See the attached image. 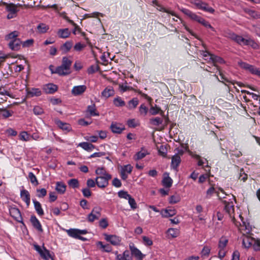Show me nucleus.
<instances>
[{
  "label": "nucleus",
  "instance_id": "obj_1",
  "mask_svg": "<svg viewBox=\"0 0 260 260\" xmlns=\"http://www.w3.org/2000/svg\"><path fill=\"white\" fill-rule=\"evenodd\" d=\"M72 61L68 57L62 58L61 64L56 68V73L59 76H66L71 73V67Z\"/></svg>",
  "mask_w": 260,
  "mask_h": 260
},
{
  "label": "nucleus",
  "instance_id": "obj_2",
  "mask_svg": "<svg viewBox=\"0 0 260 260\" xmlns=\"http://www.w3.org/2000/svg\"><path fill=\"white\" fill-rule=\"evenodd\" d=\"M2 5L5 7L6 11L8 12L7 18L11 19L17 17V13L19 11V8L21 7L19 4H15L13 3H7L2 2Z\"/></svg>",
  "mask_w": 260,
  "mask_h": 260
},
{
  "label": "nucleus",
  "instance_id": "obj_3",
  "mask_svg": "<svg viewBox=\"0 0 260 260\" xmlns=\"http://www.w3.org/2000/svg\"><path fill=\"white\" fill-rule=\"evenodd\" d=\"M191 3L196 6L197 9L213 14L215 10L209 7L208 4L201 0H191Z\"/></svg>",
  "mask_w": 260,
  "mask_h": 260
},
{
  "label": "nucleus",
  "instance_id": "obj_4",
  "mask_svg": "<svg viewBox=\"0 0 260 260\" xmlns=\"http://www.w3.org/2000/svg\"><path fill=\"white\" fill-rule=\"evenodd\" d=\"M9 213L11 217L16 221L21 223L23 225L24 224L23 222V218L21 212L18 208H16L15 206H10L9 208Z\"/></svg>",
  "mask_w": 260,
  "mask_h": 260
},
{
  "label": "nucleus",
  "instance_id": "obj_5",
  "mask_svg": "<svg viewBox=\"0 0 260 260\" xmlns=\"http://www.w3.org/2000/svg\"><path fill=\"white\" fill-rule=\"evenodd\" d=\"M112 178L111 175L106 176L96 177L95 178L96 184L100 188H105L109 184V180Z\"/></svg>",
  "mask_w": 260,
  "mask_h": 260
},
{
  "label": "nucleus",
  "instance_id": "obj_6",
  "mask_svg": "<svg viewBox=\"0 0 260 260\" xmlns=\"http://www.w3.org/2000/svg\"><path fill=\"white\" fill-rule=\"evenodd\" d=\"M101 210L102 209L100 207H94L87 216L88 221L89 222H92L95 220L98 219L101 217Z\"/></svg>",
  "mask_w": 260,
  "mask_h": 260
},
{
  "label": "nucleus",
  "instance_id": "obj_7",
  "mask_svg": "<svg viewBox=\"0 0 260 260\" xmlns=\"http://www.w3.org/2000/svg\"><path fill=\"white\" fill-rule=\"evenodd\" d=\"M224 205V210L229 215L230 217L232 218L233 222L235 221L234 213V206L233 202H228L226 201H223Z\"/></svg>",
  "mask_w": 260,
  "mask_h": 260
},
{
  "label": "nucleus",
  "instance_id": "obj_8",
  "mask_svg": "<svg viewBox=\"0 0 260 260\" xmlns=\"http://www.w3.org/2000/svg\"><path fill=\"white\" fill-rule=\"evenodd\" d=\"M132 255H134L137 260H142L145 255L143 254L140 250L135 246L133 243L129 245Z\"/></svg>",
  "mask_w": 260,
  "mask_h": 260
},
{
  "label": "nucleus",
  "instance_id": "obj_9",
  "mask_svg": "<svg viewBox=\"0 0 260 260\" xmlns=\"http://www.w3.org/2000/svg\"><path fill=\"white\" fill-rule=\"evenodd\" d=\"M105 239L108 242H109L111 244L113 245H118L120 244L121 242V239L119 237L116 235H111L105 234Z\"/></svg>",
  "mask_w": 260,
  "mask_h": 260
},
{
  "label": "nucleus",
  "instance_id": "obj_10",
  "mask_svg": "<svg viewBox=\"0 0 260 260\" xmlns=\"http://www.w3.org/2000/svg\"><path fill=\"white\" fill-rule=\"evenodd\" d=\"M22 42L20 39L10 41L8 44L9 48L13 51H18L20 49Z\"/></svg>",
  "mask_w": 260,
  "mask_h": 260
},
{
  "label": "nucleus",
  "instance_id": "obj_11",
  "mask_svg": "<svg viewBox=\"0 0 260 260\" xmlns=\"http://www.w3.org/2000/svg\"><path fill=\"white\" fill-rule=\"evenodd\" d=\"M110 128L113 133L120 134L125 129L124 125L116 122H112Z\"/></svg>",
  "mask_w": 260,
  "mask_h": 260
},
{
  "label": "nucleus",
  "instance_id": "obj_12",
  "mask_svg": "<svg viewBox=\"0 0 260 260\" xmlns=\"http://www.w3.org/2000/svg\"><path fill=\"white\" fill-rule=\"evenodd\" d=\"M241 36L237 35L236 34L231 31H228L225 32V37L230 39L232 41L237 43L238 45L241 38Z\"/></svg>",
  "mask_w": 260,
  "mask_h": 260
},
{
  "label": "nucleus",
  "instance_id": "obj_13",
  "mask_svg": "<svg viewBox=\"0 0 260 260\" xmlns=\"http://www.w3.org/2000/svg\"><path fill=\"white\" fill-rule=\"evenodd\" d=\"M86 86L84 85L74 86L72 90V93L74 95H79L85 91Z\"/></svg>",
  "mask_w": 260,
  "mask_h": 260
},
{
  "label": "nucleus",
  "instance_id": "obj_14",
  "mask_svg": "<svg viewBox=\"0 0 260 260\" xmlns=\"http://www.w3.org/2000/svg\"><path fill=\"white\" fill-rule=\"evenodd\" d=\"M30 221L33 226L40 232H43L41 224L39 220L37 218L35 215H32L30 217Z\"/></svg>",
  "mask_w": 260,
  "mask_h": 260
},
{
  "label": "nucleus",
  "instance_id": "obj_15",
  "mask_svg": "<svg viewBox=\"0 0 260 260\" xmlns=\"http://www.w3.org/2000/svg\"><path fill=\"white\" fill-rule=\"evenodd\" d=\"M20 197L22 200L26 204L27 207L30 204V194L29 192L25 189H22L20 192Z\"/></svg>",
  "mask_w": 260,
  "mask_h": 260
},
{
  "label": "nucleus",
  "instance_id": "obj_16",
  "mask_svg": "<svg viewBox=\"0 0 260 260\" xmlns=\"http://www.w3.org/2000/svg\"><path fill=\"white\" fill-rule=\"evenodd\" d=\"M57 35L60 38L66 39L70 36L71 31L68 28L59 29L57 30Z\"/></svg>",
  "mask_w": 260,
  "mask_h": 260
},
{
  "label": "nucleus",
  "instance_id": "obj_17",
  "mask_svg": "<svg viewBox=\"0 0 260 260\" xmlns=\"http://www.w3.org/2000/svg\"><path fill=\"white\" fill-rule=\"evenodd\" d=\"M181 162V158L179 155L175 154L172 157L171 167L175 170H177L178 167Z\"/></svg>",
  "mask_w": 260,
  "mask_h": 260
},
{
  "label": "nucleus",
  "instance_id": "obj_18",
  "mask_svg": "<svg viewBox=\"0 0 260 260\" xmlns=\"http://www.w3.org/2000/svg\"><path fill=\"white\" fill-rule=\"evenodd\" d=\"M55 124L61 129L63 131H66L67 132H69L71 130V125L65 122H63L62 121L56 119L55 121Z\"/></svg>",
  "mask_w": 260,
  "mask_h": 260
},
{
  "label": "nucleus",
  "instance_id": "obj_19",
  "mask_svg": "<svg viewBox=\"0 0 260 260\" xmlns=\"http://www.w3.org/2000/svg\"><path fill=\"white\" fill-rule=\"evenodd\" d=\"M86 112L88 113L90 116L99 115V113L96 110L94 103H92L91 105L88 106Z\"/></svg>",
  "mask_w": 260,
  "mask_h": 260
},
{
  "label": "nucleus",
  "instance_id": "obj_20",
  "mask_svg": "<svg viewBox=\"0 0 260 260\" xmlns=\"http://www.w3.org/2000/svg\"><path fill=\"white\" fill-rule=\"evenodd\" d=\"M177 213L175 209H162L160 211V214L162 217L167 218L169 217H172L175 215Z\"/></svg>",
  "mask_w": 260,
  "mask_h": 260
},
{
  "label": "nucleus",
  "instance_id": "obj_21",
  "mask_svg": "<svg viewBox=\"0 0 260 260\" xmlns=\"http://www.w3.org/2000/svg\"><path fill=\"white\" fill-rule=\"evenodd\" d=\"M41 94V90L39 88H32L27 89V96L30 97L39 96Z\"/></svg>",
  "mask_w": 260,
  "mask_h": 260
},
{
  "label": "nucleus",
  "instance_id": "obj_22",
  "mask_svg": "<svg viewBox=\"0 0 260 260\" xmlns=\"http://www.w3.org/2000/svg\"><path fill=\"white\" fill-rule=\"evenodd\" d=\"M115 93L114 90L112 87H106L102 92V96L107 99L111 96L114 95Z\"/></svg>",
  "mask_w": 260,
  "mask_h": 260
},
{
  "label": "nucleus",
  "instance_id": "obj_23",
  "mask_svg": "<svg viewBox=\"0 0 260 260\" xmlns=\"http://www.w3.org/2000/svg\"><path fill=\"white\" fill-rule=\"evenodd\" d=\"M73 43L71 41H67L60 47V49L62 51V54L68 53L72 47Z\"/></svg>",
  "mask_w": 260,
  "mask_h": 260
},
{
  "label": "nucleus",
  "instance_id": "obj_24",
  "mask_svg": "<svg viewBox=\"0 0 260 260\" xmlns=\"http://www.w3.org/2000/svg\"><path fill=\"white\" fill-rule=\"evenodd\" d=\"M149 153L147 150L144 148H142L141 151L138 152L134 156L135 160H138L145 157Z\"/></svg>",
  "mask_w": 260,
  "mask_h": 260
},
{
  "label": "nucleus",
  "instance_id": "obj_25",
  "mask_svg": "<svg viewBox=\"0 0 260 260\" xmlns=\"http://www.w3.org/2000/svg\"><path fill=\"white\" fill-rule=\"evenodd\" d=\"M45 92L47 93H53L57 90V86L53 84H48L44 87Z\"/></svg>",
  "mask_w": 260,
  "mask_h": 260
},
{
  "label": "nucleus",
  "instance_id": "obj_26",
  "mask_svg": "<svg viewBox=\"0 0 260 260\" xmlns=\"http://www.w3.org/2000/svg\"><path fill=\"white\" fill-rule=\"evenodd\" d=\"M56 190L60 194H63L66 190V185L62 182H56Z\"/></svg>",
  "mask_w": 260,
  "mask_h": 260
},
{
  "label": "nucleus",
  "instance_id": "obj_27",
  "mask_svg": "<svg viewBox=\"0 0 260 260\" xmlns=\"http://www.w3.org/2000/svg\"><path fill=\"white\" fill-rule=\"evenodd\" d=\"M19 32L18 31H13L5 36V40L6 41H13L14 40H17L19 38L17 37L19 36Z\"/></svg>",
  "mask_w": 260,
  "mask_h": 260
},
{
  "label": "nucleus",
  "instance_id": "obj_28",
  "mask_svg": "<svg viewBox=\"0 0 260 260\" xmlns=\"http://www.w3.org/2000/svg\"><path fill=\"white\" fill-rule=\"evenodd\" d=\"M254 41L251 39L250 38H248L247 39L244 38L241 36V38L239 41V45L241 46L245 45H251L252 46L253 44H254Z\"/></svg>",
  "mask_w": 260,
  "mask_h": 260
},
{
  "label": "nucleus",
  "instance_id": "obj_29",
  "mask_svg": "<svg viewBox=\"0 0 260 260\" xmlns=\"http://www.w3.org/2000/svg\"><path fill=\"white\" fill-rule=\"evenodd\" d=\"M33 203L34 204V207L36 212L40 216H42L44 215V211L42 208V206L39 202L37 201L36 200H33Z\"/></svg>",
  "mask_w": 260,
  "mask_h": 260
},
{
  "label": "nucleus",
  "instance_id": "obj_30",
  "mask_svg": "<svg viewBox=\"0 0 260 260\" xmlns=\"http://www.w3.org/2000/svg\"><path fill=\"white\" fill-rule=\"evenodd\" d=\"M79 146H80L84 150L88 151H92L95 148V146L93 144L88 142L80 143L79 144Z\"/></svg>",
  "mask_w": 260,
  "mask_h": 260
},
{
  "label": "nucleus",
  "instance_id": "obj_31",
  "mask_svg": "<svg viewBox=\"0 0 260 260\" xmlns=\"http://www.w3.org/2000/svg\"><path fill=\"white\" fill-rule=\"evenodd\" d=\"M149 113L152 115H155L159 113L161 115H163L164 114V112L161 110V109L159 107H158L156 105L155 106H151V108L149 109Z\"/></svg>",
  "mask_w": 260,
  "mask_h": 260
},
{
  "label": "nucleus",
  "instance_id": "obj_32",
  "mask_svg": "<svg viewBox=\"0 0 260 260\" xmlns=\"http://www.w3.org/2000/svg\"><path fill=\"white\" fill-rule=\"evenodd\" d=\"M173 183L172 179L169 176V174H167V176L166 177H164L162 180V185L167 188H170Z\"/></svg>",
  "mask_w": 260,
  "mask_h": 260
},
{
  "label": "nucleus",
  "instance_id": "obj_33",
  "mask_svg": "<svg viewBox=\"0 0 260 260\" xmlns=\"http://www.w3.org/2000/svg\"><path fill=\"white\" fill-rule=\"evenodd\" d=\"M38 31L41 34H44L49 29V27L48 25L45 23H40L37 27Z\"/></svg>",
  "mask_w": 260,
  "mask_h": 260
},
{
  "label": "nucleus",
  "instance_id": "obj_34",
  "mask_svg": "<svg viewBox=\"0 0 260 260\" xmlns=\"http://www.w3.org/2000/svg\"><path fill=\"white\" fill-rule=\"evenodd\" d=\"M253 239L248 236H245L243 239V245L245 248L250 247L253 243Z\"/></svg>",
  "mask_w": 260,
  "mask_h": 260
},
{
  "label": "nucleus",
  "instance_id": "obj_35",
  "mask_svg": "<svg viewBox=\"0 0 260 260\" xmlns=\"http://www.w3.org/2000/svg\"><path fill=\"white\" fill-rule=\"evenodd\" d=\"M167 233L171 237L176 238L179 236L180 232L177 229L170 228L168 230Z\"/></svg>",
  "mask_w": 260,
  "mask_h": 260
},
{
  "label": "nucleus",
  "instance_id": "obj_36",
  "mask_svg": "<svg viewBox=\"0 0 260 260\" xmlns=\"http://www.w3.org/2000/svg\"><path fill=\"white\" fill-rule=\"evenodd\" d=\"M67 233L69 236L76 239H78L79 236L78 229H70L67 230Z\"/></svg>",
  "mask_w": 260,
  "mask_h": 260
},
{
  "label": "nucleus",
  "instance_id": "obj_37",
  "mask_svg": "<svg viewBox=\"0 0 260 260\" xmlns=\"http://www.w3.org/2000/svg\"><path fill=\"white\" fill-rule=\"evenodd\" d=\"M95 174L98 175V177L111 175L110 174L107 173L104 167L98 168L95 170Z\"/></svg>",
  "mask_w": 260,
  "mask_h": 260
},
{
  "label": "nucleus",
  "instance_id": "obj_38",
  "mask_svg": "<svg viewBox=\"0 0 260 260\" xmlns=\"http://www.w3.org/2000/svg\"><path fill=\"white\" fill-rule=\"evenodd\" d=\"M97 245L98 246H100V247L103 249V251L110 252L112 250L111 246L109 244H107L104 245L101 241L98 242Z\"/></svg>",
  "mask_w": 260,
  "mask_h": 260
},
{
  "label": "nucleus",
  "instance_id": "obj_39",
  "mask_svg": "<svg viewBox=\"0 0 260 260\" xmlns=\"http://www.w3.org/2000/svg\"><path fill=\"white\" fill-rule=\"evenodd\" d=\"M113 103L116 107H123L125 105V102L119 96L114 99Z\"/></svg>",
  "mask_w": 260,
  "mask_h": 260
},
{
  "label": "nucleus",
  "instance_id": "obj_40",
  "mask_svg": "<svg viewBox=\"0 0 260 260\" xmlns=\"http://www.w3.org/2000/svg\"><path fill=\"white\" fill-rule=\"evenodd\" d=\"M139 104V101L137 98H134L130 100L128 103L127 108L128 109H133L136 108Z\"/></svg>",
  "mask_w": 260,
  "mask_h": 260
},
{
  "label": "nucleus",
  "instance_id": "obj_41",
  "mask_svg": "<svg viewBox=\"0 0 260 260\" xmlns=\"http://www.w3.org/2000/svg\"><path fill=\"white\" fill-rule=\"evenodd\" d=\"M163 122V119L160 117H156L155 118H151L150 119V122L151 124L155 126H158L162 124Z\"/></svg>",
  "mask_w": 260,
  "mask_h": 260
},
{
  "label": "nucleus",
  "instance_id": "obj_42",
  "mask_svg": "<svg viewBox=\"0 0 260 260\" xmlns=\"http://www.w3.org/2000/svg\"><path fill=\"white\" fill-rule=\"evenodd\" d=\"M245 12L249 16L255 19L260 18V13L250 9L245 10Z\"/></svg>",
  "mask_w": 260,
  "mask_h": 260
},
{
  "label": "nucleus",
  "instance_id": "obj_43",
  "mask_svg": "<svg viewBox=\"0 0 260 260\" xmlns=\"http://www.w3.org/2000/svg\"><path fill=\"white\" fill-rule=\"evenodd\" d=\"M228 243V240L225 237H222L218 243V248L224 249L227 245Z\"/></svg>",
  "mask_w": 260,
  "mask_h": 260
},
{
  "label": "nucleus",
  "instance_id": "obj_44",
  "mask_svg": "<svg viewBox=\"0 0 260 260\" xmlns=\"http://www.w3.org/2000/svg\"><path fill=\"white\" fill-rule=\"evenodd\" d=\"M28 178L30 182L35 186H37L39 184L38 179L32 172H29L28 173Z\"/></svg>",
  "mask_w": 260,
  "mask_h": 260
},
{
  "label": "nucleus",
  "instance_id": "obj_45",
  "mask_svg": "<svg viewBox=\"0 0 260 260\" xmlns=\"http://www.w3.org/2000/svg\"><path fill=\"white\" fill-rule=\"evenodd\" d=\"M0 112L2 113L3 116L6 118L11 116L13 113L12 111L8 110L6 108H0Z\"/></svg>",
  "mask_w": 260,
  "mask_h": 260
},
{
  "label": "nucleus",
  "instance_id": "obj_46",
  "mask_svg": "<svg viewBox=\"0 0 260 260\" xmlns=\"http://www.w3.org/2000/svg\"><path fill=\"white\" fill-rule=\"evenodd\" d=\"M68 183L69 185L73 188H76L79 186V181L77 179H71L68 181Z\"/></svg>",
  "mask_w": 260,
  "mask_h": 260
},
{
  "label": "nucleus",
  "instance_id": "obj_47",
  "mask_svg": "<svg viewBox=\"0 0 260 260\" xmlns=\"http://www.w3.org/2000/svg\"><path fill=\"white\" fill-rule=\"evenodd\" d=\"M100 70V67L98 64H95L91 65L89 67L87 70V72L89 74H92Z\"/></svg>",
  "mask_w": 260,
  "mask_h": 260
},
{
  "label": "nucleus",
  "instance_id": "obj_48",
  "mask_svg": "<svg viewBox=\"0 0 260 260\" xmlns=\"http://www.w3.org/2000/svg\"><path fill=\"white\" fill-rule=\"evenodd\" d=\"M41 256L45 260H48L51 257L49 251L43 246V250L40 254Z\"/></svg>",
  "mask_w": 260,
  "mask_h": 260
},
{
  "label": "nucleus",
  "instance_id": "obj_49",
  "mask_svg": "<svg viewBox=\"0 0 260 260\" xmlns=\"http://www.w3.org/2000/svg\"><path fill=\"white\" fill-rule=\"evenodd\" d=\"M248 71H249L252 74L257 75L260 77V70L259 69L255 67L254 66L250 65Z\"/></svg>",
  "mask_w": 260,
  "mask_h": 260
},
{
  "label": "nucleus",
  "instance_id": "obj_50",
  "mask_svg": "<svg viewBox=\"0 0 260 260\" xmlns=\"http://www.w3.org/2000/svg\"><path fill=\"white\" fill-rule=\"evenodd\" d=\"M210 59H211V62H212L214 63H215L216 62H218L220 63H224V60L221 57L218 56H216L215 55H212V56L210 58Z\"/></svg>",
  "mask_w": 260,
  "mask_h": 260
},
{
  "label": "nucleus",
  "instance_id": "obj_51",
  "mask_svg": "<svg viewBox=\"0 0 260 260\" xmlns=\"http://www.w3.org/2000/svg\"><path fill=\"white\" fill-rule=\"evenodd\" d=\"M180 10L182 13H183L185 15L187 16L191 19L192 18L193 16L195 14L194 13L186 8H182Z\"/></svg>",
  "mask_w": 260,
  "mask_h": 260
},
{
  "label": "nucleus",
  "instance_id": "obj_52",
  "mask_svg": "<svg viewBox=\"0 0 260 260\" xmlns=\"http://www.w3.org/2000/svg\"><path fill=\"white\" fill-rule=\"evenodd\" d=\"M132 170L133 167L131 165H126L121 168V171L129 174L132 173Z\"/></svg>",
  "mask_w": 260,
  "mask_h": 260
},
{
  "label": "nucleus",
  "instance_id": "obj_53",
  "mask_svg": "<svg viewBox=\"0 0 260 260\" xmlns=\"http://www.w3.org/2000/svg\"><path fill=\"white\" fill-rule=\"evenodd\" d=\"M118 196L120 198L128 200V199L131 196L126 191L120 190L118 192Z\"/></svg>",
  "mask_w": 260,
  "mask_h": 260
},
{
  "label": "nucleus",
  "instance_id": "obj_54",
  "mask_svg": "<svg viewBox=\"0 0 260 260\" xmlns=\"http://www.w3.org/2000/svg\"><path fill=\"white\" fill-rule=\"evenodd\" d=\"M148 108L144 104L141 105L139 107V112L141 115L146 116L148 113Z\"/></svg>",
  "mask_w": 260,
  "mask_h": 260
},
{
  "label": "nucleus",
  "instance_id": "obj_55",
  "mask_svg": "<svg viewBox=\"0 0 260 260\" xmlns=\"http://www.w3.org/2000/svg\"><path fill=\"white\" fill-rule=\"evenodd\" d=\"M37 196L39 198H43L47 194V190L45 188L37 189Z\"/></svg>",
  "mask_w": 260,
  "mask_h": 260
},
{
  "label": "nucleus",
  "instance_id": "obj_56",
  "mask_svg": "<svg viewBox=\"0 0 260 260\" xmlns=\"http://www.w3.org/2000/svg\"><path fill=\"white\" fill-rule=\"evenodd\" d=\"M202 55L204 60L208 62L211 61V59H210V58L211 57L213 54H210L209 52L205 51H202Z\"/></svg>",
  "mask_w": 260,
  "mask_h": 260
},
{
  "label": "nucleus",
  "instance_id": "obj_57",
  "mask_svg": "<svg viewBox=\"0 0 260 260\" xmlns=\"http://www.w3.org/2000/svg\"><path fill=\"white\" fill-rule=\"evenodd\" d=\"M20 139L24 141L29 140V137L26 132H22L19 135Z\"/></svg>",
  "mask_w": 260,
  "mask_h": 260
},
{
  "label": "nucleus",
  "instance_id": "obj_58",
  "mask_svg": "<svg viewBox=\"0 0 260 260\" xmlns=\"http://www.w3.org/2000/svg\"><path fill=\"white\" fill-rule=\"evenodd\" d=\"M199 23L202 24L206 28H209L212 30L215 31L214 28L210 25V24L208 21H206L203 18H202Z\"/></svg>",
  "mask_w": 260,
  "mask_h": 260
},
{
  "label": "nucleus",
  "instance_id": "obj_59",
  "mask_svg": "<svg viewBox=\"0 0 260 260\" xmlns=\"http://www.w3.org/2000/svg\"><path fill=\"white\" fill-rule=\"evenodd\" d=\"M180 200V198L179 196H172L169 198V203L172 204H176L178 203Z\"/></svg>",
  "mask_w": 260,
  "mask_h": 260
},
{
  "label": "nucleus",
  "instance_id": "obj_60",
  "mask_svg": "<svg viewBox=\"0 0 260 260\" xmlns=\"http://www.w3.org/2000/svg\"><path fill=\"white\" fill-rule=\"evenodd\" d=\"M128 203H129L132 209H135L137 208V203H136L135 199L133 198H132V196H131L128 199Z\"/></svg>",
  "mask_w": 260,
  "mask_h": 260
},
{
  "label": "nucleus",
  "instance_id": "obj_61",
  "mask_svg": "<svg viewBox=\"0 0 260 260\" xmlns=\"http://www.w3.org/2000/svg\"><path fill=\"white\" fill-rule=\"evenodd\" d=\"M142 239L144 244L146 246H151L153 244L152 241L148 237L143 236Z\"/></svg>",
  "mask_w": 260,
  "mask_h": 260
},
{
  "label": "nucleus",
  "instance_id": "obj_62",
  "mask_svg": "<svg viewBox=\"0 0 260 260\" xmlns=\"http://www.w3.org/2000/svg\"><path fill=\"white\" fill-rule=\"evenodd\" d=\"M33 112L35 115H39L44 113V110L39 106H35L33 109Z\"/></svg>",
  "mask_w": 260,
  "mask_h": 260
},
{
  "label": "nucleus",
  "instance_id": "obj_63",
  "mask_svg": "<svg viewBox=\"0 0 260 260\" xmlns=\"http://www.w3.org/2000/svg\"><path fill=\"white\" fill-rule=\"evenodd\" d=\"M159 154L163 157H165L167 155V150L166 147L163 145H161L158 149Z\"/></svg>",
  "mask_w": 260,
  "mask_h": 260
},
{
  "label": "nucleus",
  "instance_id": "obj_64",
  "mask_svg": "<svg viewBox=\"0 0 260 260\" xmlns=\"http://www.w3.org/2000/svg\"><path fill=\"white\" fill-rule=\"evenodd\" d=\"M210 248L207 246H205L201 251L202 256H208L210 252Z\"/></svg>",
  "mask_w": 260,
  "mask_h": 260
}]
</instances>
